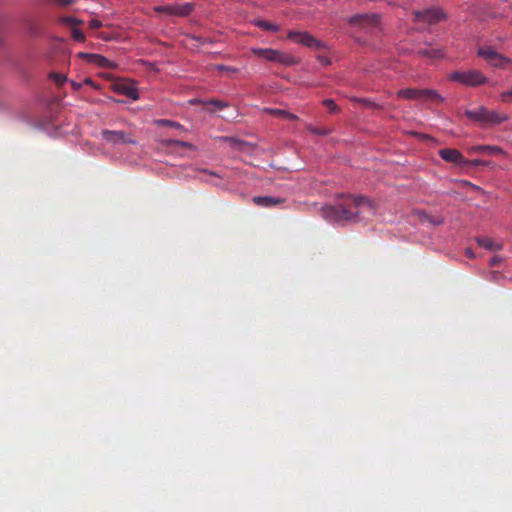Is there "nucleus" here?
Instances as JSON below:
<instances>
[{
  "label": "nucleus",
  "instance_id": "nucleus-1",
  "mask_svg": "<svg viewBox=\"0 0 512 512\" xmlns=\"http://www.w3.org/2000/svg\"><path fill=\"white\" fill-rule=\"evenodd\" d=\"M321 213L329 222H359L373 216L375 208L366 197L347 196L336 205L322 207Z\"/></svg>",
  "mask_w": 512,
  "mask_h": 512
},
{
  "label": "nucleus",
  "instance_id": "nucleus-2",
  "mask_svg": "<svg viewBox=\"0 0 512 512\" xmlns=\"http://www.w3.org/2000/svg\"><path fill=\"white\" fill-rule=\"evenodd\" d=\"M397 97L405 100H419L440 104L444 98L434 89L406 88L397 92Z\"/></svg>",
  "mask_w": 512,
  "mask_h": 512
},
{
  "label": "nucleus",
  "instance_id": "nucleus-3",
  "mask_svg": "<svg viewBox=\"0 0 512 512\" xmlns=\"http://www.w3.org/2000/svg\"><path fill=\"white\" fill-rule=\"evenodd\" d=\"M348 23L351 28L359 30L383 29L380 15L376 13L354 15L348 19Z\"/></svg>",
  "mask_w": 512,
  "mask_h": 512
},
{
  "label": "nucleus",
  "instance_id": "nucleus-4",
  "mask_svg": "<svg viewBox=\"0 0 512 512\" xmlns=\"http://www.w3.org/2000/svg\"><path fill=\"white\" fill-rule=\"evenodd\" d=\"M449 79L466 86L476 87L487 82V78L478 70L455 71Z\"/></svg>",
  "mask_w": 512,
  "mask_h": 512
},
{
  "label": "nucleus",
  "instance_id": "nucleus-5",
  "mask_svg": "<svg viewBox=\"0 0 512 512\" xmlns=\"http://www.w3.org/2000/svg\"><path fill=\"white\" fill-rule=\"evenodd\" d=\"M194 9L193 3H184L176 5H160L156 6L154 10L161 14L164 18L170 17H184L189 15Z\"/></svg>",
  "mask_w": 512,
  "mask_h": 512
},
{
  "label": "nucleus",
  "instance_id": "nucleus-6",
  "mask_svg": "<svg viewBox=\"0 0 512 512\" xmlns=\"http://www.w3.org/2000/svg\"><path fill=\"white\" fill-rule=\"evenodd\" d=\"M478 55L488 64L496 68H506V66L510 63L508 58L504 57L502 54H499L490 46L479 48Z\"/></svg>",
  "mask_w": 512,
  "mask_h": 512
},
{
  "label": "nucleus",
  "instance_id": "nucleus-7",
  "mask_svg": "<svg viewBox=\"0 0 512 512\" xmlns=\"http://www.w3.org/2000/svg\"><path fill=\"white\" fill-rule=\"evenodd\" d=\"M253 53L269 61L279 62L286 65H291L294 63V60L290 55L275 49L255 48L253 49Z\"/></svg>",
  "mask_w": 512,
  "mask_h": 512
},
{
  "label": "nucleus",
  "instance_id": "nucleus-8",
  "mask_svg": "<svg viewBox=\"0 0 512 512\" xmlns=\"http://www.w3.org/2000/svg\"><path fill=\"white\" fill-rule=\"evenodd\" d=\"M445 18L444 12L440 8H429L424 11L414 12V20L427 24H435Z\"/></svg>",
  "mask_w": 512,
  "mask_h": 512
},
{
  "label": "nucleus",
  "instance_id": "nucleus-9",
  "mask_svg": "<svg viewBox=\"0 0 512 512\" xmlns=\"http://www.w3.org/2000/svg\"><path fill=\"white\" fill-rule=\"evenodd\" d=\"M294 42L304 45L314 50H325L326 44L321 40L315 38L313 34H288Z\"/></svg>",
  "mask_w": 512,
  "mask_h": 512
},
{
  "label": "nucleus",
  "instance_id": "nucleus-10",
  "mask_svg": "<svg viewBox=\"0 0 512 512\" xmlns=\"http://www.w3.org/2000/svg\"><path fill=\"white\" fill-rule=\"evenodd\" d=\"M102 138L112 144H131L134 140L124 131L103 130Z\"/></svg>",
  "mask_w": 512,
  "mask_h": 512
},
{
  "label": "nucleus",
  "instance_id": "nucleus-11",
  "mask_svg": "<svg viewBox=\"0 0 512 512\" xmlns=\"http://www.w3.org/2000/svg\"><path fill=\"white\" fill-rule=\"evenodd\" d=\"M439 155L446 162L456 164L460 167H465V163H466L465 158L461 154V152L456 149H451V148L441 149L439 151Z\"/></svg>",
  "mask_w": 512,
  "mask_h": 512
},
{
  "label": "nucleus",
  "instance_id": "nucleus-12",
  "mask_svg": "<svg viewBox=\"0 0 512 512\" xmlns=\"http://www.w3.org/2000/svg\"><path fill=\"white\" fill-rule=\"evenodd\" d=\"M508 120V116L500 113L497 110H488L486 109V112L484 114V119L482 121L481 126L487 127V126H493L498 125Z\"/></svg>",
  "mask_w": 512,
  "mask_h": 512
},
{
  "label": "nucleus",
  "instance_id": "nucleus-13",
  "mask_svg": "<svg viewBox=\"0 0 512 512\" xmlns=\"http://www.w3.org/2000/svg\"><path fill=\"white\" fill-rule=\"evenodd\" d=\"M78 57L85 59L89 63H93L101 68H110L111 62L107 58L99 54L79 52Z\"/></svg>",
  "mask_w": 512,
  "mask_h": 512
},
{
  "label": "nucleus",
  "instance_id": "nucleus-14",
  "mask_svg": "<svg viewBox=\"0 0 512 512\" xmlns=\"http://www.w3.org/2000/svg\"><path fill=\"white\" fill-rule=\"evenodd\" d=\"M469 154L474 153H487L489 155H503L505 152L499 146H490V145H476L472 146L468 149Z\"/></svg>",
  "mask_w": 512,
  "mask_h": 512
},
{
  "label": "nucleus",
  "instance_id": "nucleus-15",
  "mask_svg": "<svg viewBox=\"0 0 512 512\" xmlns=\"http://www.w3.org/2000/svg\"><path fill=\"white\" fill-rule=\"evenodd\" d=\"M253 202L258 206L269 208L284 203L285 199L272 196H256L253 198Z\"/></svg>",
  "mask_w": 512,
  "mask_h": 512
},
{
  "label": "nucleus",
  "instance_id": "nucleus-16",
  "mask_svg": "<svg viewBox=\"0 0 512 512\" xmlns=\"http://www.w3.org/2000/svg\"><path fill=\"white\" fill-rule=\"evenodd\" d=\"M58 22L62 28L71 29V32H74V33L81 32V28L79 27V25H81L83 22L80 20H77L73 17L67 16V17L59 18Z\"/></svg>",
  "mask_w": 512,
  "mask_h": 512
},
{
  "label": "nucleus",
  "instance_id": "nucleus-17",
  "mask_svg": "<svg viewBox=\"0 0 512 512\" xmlns=\"http://www.w3.org/2000/svg\"><path fill=\"white\" fill-rule=\"evenodd\" d=\"M485 112H486V108L484 106H480L477 109L466 110L465 116L474 122L480 123V125H481L482 121L484 119Z\"/></svg>",
  "mask_w": 512,
  "mask_h": 512
},
{
  "label": "nucleus",
  "instance_id": "nucleus-18",
  "mask_svg": "<svg viewBox=\"0 0 512 512\" xmlns=\"http://www.w3.org/2000/svg\"><path fill=\"white\" fill-rule=\"evenodd\" d=\"M476 241L479 244V246H481L487 250H490V251H493V250L499 251V250H502V248H503V245L501 243H496L491 238L478 237L476 239Z\"/></svg>",
  "mask_w": 512,
  "mask_h": 512
},
{
  "label": "nucleus",
  "instance_id": "nucleus-19",
  "mask_svg": "<svg viewBox=\"0 0 512 512\" xmlns=\"http://www.w3.org/2000/svg\"><path fill=\"white\" fill-rule=\"evenodd\" d=\"M419 55L426 56L432 59H441L444 57V51L436 48H425L418 51Z\"/></svg>",
  "mask_w": 512,
  "mask_h": 512
},
{
  "label": "nucleus",
  "instance_id": "nucleus-20",
  "mask_svg": "<svg viewBox=\"0 0 512 512\" xmlns=\"http://www.w3.org/2000/svg\"><path fill=\"white\" fill-rule=\"evenodd\" d=\"M265 111L276 116V117H280V118H284V119H288V120H297L298 119V117L295 114L290 113L289 111H286V110H282V109L268 108Z\"/></svg>",
  "mask_w": 512,
  "mask_h": 512
},
{
  "label": "nucleus",
  "instance_id": "nucleus-21",
  "mask_svg": "<svg viewBox=\"0 0 512 512\" xmlns=\"http://www.w3.org/2000/svg\"><path fill=\"white\" fill-rule=\"evenodd\" d=\"M256 26L262 30L277 31L279 29L275 23L266 20H257Z\"/></svg>",
  "mask_w": 512,
  "mask_h": 512
},
{
  "label": "nucleus",
  "instance_id": "nucleus-22",
  "mask_svg": "<svg viewBox=\"0 0 512 512\" xmlns=\"http://www.w3.org/2000/svg\"><path fill=\"white\" fill-rule=\"evenodd\" d=\"M306 128L309 132L319 136H326L331 132V130L326 127H314L310 124L307 125Z\"/></svg>",
  "mask_w": 512,
  "mask_h": 512
},
{
  "label": "nucleus",
  "instance_id": "nucleus-23",
  "mask_svg": "<svg viewBox=\"0 0 512 512\" xmlns=\"http://www.w3.org/2000/svg\"><path fill=\"white\" fill-rule=\"evenodd\" d=\"M205 105H212L214 106V109H209L210 112H214L216 110H222L229 106L227 102L220 101V100H210L203 102Z\"/></svg>",
  "mask_w": 512,
  "mask_h": 512
},
{
  "label": "nucleus",
  "instance_id": "nucleus-24",
  "mask_svg": "<svg viewBox=\"0 0 512 512\" xmlns=\"http://www.w3.org/2000/svg\"><path fill=\"white\" fill-rule=\"evenodd\" d=\"M465 167L467 166H471V167H478V166H489L491 164V162L489 161H485V160H481V159H472V160H468L465 158Z\"/></svg>",
  "mask_w": 512,
  "mask_h": 512
},
{
  "label": "nucleus",
  "instance_id": "nucleus-25",
  "mask_svg": "<svg viewBox=\"0 0 512 512\" xmlns=\"http://www.w3.org/2000/svg\"><path fill=\"white\" fill-rule=\"evenodd\" d=\"M323 105L329 110L331 113H337L340 111L338 105L332 99H325L323 101Z\"/></svg>",
  "mask_w": 512,
  "mask_h": 512
},
{
  "label": "nucleus",
  "instance_id": "nucleus-26",
  "mask_svg": "<svg viewBox=\"0 0 512 512\" xmlns=\"http://www.w3.org/2000/svg\"><path fill=\"white\" fill-rule=\"evenodd\" d=\"M50 78L57 84V85H62L63 83H65L67 81V78L65 75L63 74H59V73H51L50 74Z\"/></svg>",
  "mask_w": 512,
  "mask_h": 512
},
{
  "label": "nucleus",
  "instance_id": "nucleus-27",
  "mask_svg": "<svg viewBox=\"0 0 512 512\" xmlns=\"http://www.w3.org/2000/svg\"><path fill=\"white\" fill-rule=\"evenodd\" d=\"M159 123H161L162 125H166V126L175 128V129H183V126L180 123L175 122V121L163 119V120H160Z\"/></svg>",
  "mask_w": 512,
  "mask_h": 512
},
{
  "label": "nucleus",
  "instance_id": "nucleus-28",
  "mask_svg": "<svg viewBox=\"0 0 512 512\" xmlns=\"http://www.w3.org/2000/svg\"><path fill=\"white\" fill-rule=\"evenodd\" d=\"M358 101L367 108H380L378 104L370 101L369 99H358Z\"/></svg>",
  "mask_w": 512,
  "mask_h": 512
},
{
  "label": "nucleus",
  "instance_id": "nucleus-29",
  "mask_svg": "<svg viewBox=\"0 0 512 512\" xmlns=\"http://www.w3.org/2000/svg\"><path fill=\"white\" fill-rule=\"evenodd\" d=\"M124 94L132 99H138V93L134 88H126Z\"/></svg>",
  "mask_w": 512,
  "mask_h": 512
},
{
  "label": "nucleus",
  "instance_id": "nucleus-30",
  "mask_svg": "<svg viewBox=\"0 0 512 512\" xmlns=\"http://www.w3.org/2000/svg\"><path fill=\"white\" fill-rule=\"evenodd\" d=\"M102 27V22L98 21V20H91L89 22V28L90 29H99Z\"/></svg>",
  "mask_w": 512,
  "mask_h": 512
},
{
  "label": "nucleus",
  "instance_id": "nucleus-31",
  "mask_svg": "<svg viewBox=\"0 0 512 512\" xmlns=\"http://www.w3.org/2000/svg\"><path fill=\"white\" fill-rule=\"evenodd\" d=\"M216 68L220 71V72H235L236 69L235 68H232V67H229V66H224V65H217Z\"/></svg>",
  "mask_w": 512,
  "mask_h": 512
},
{
  "label": "nucleus",
  "instance_id": "nucleus-32",
  "mask_svg": "<svg viewBox=\"0 0 512 512\" xmlns=\"http://www.w3.org/2000/svg\"><path fill=\"white\" fill-rule=\"evenodd\" d=\"M220 139L230 143V145H232V146H234L235 144H239L240 143L237 139L232 138V137L225 136V137H221Z\"/></svg>",
  "mask_w": 512,
  "mask_h": 512
},
{
  "label": "nucleus",
  "instance_id": "nucleus-33",
  "mask_svg": "<svg viewBox=\"0 0 512 512\" xmlns=\"http://www.w3.org/2000/svg\"><path fill=\"white\" fill-rule=\"evenodd\" d=\"M502 262V257L500 256H494L491 258L490 260V265L491 266H496L498 264H500Z\"/></svg>",
  "mask_w": 512,
  "mask_h": 512
},
{
  "label": "nucleus",
  "instance_id": "nucleus-34",
  "mask_svg": "<svg viewBox=\"0 0 512 512\" xmlns=\"http://www.w3.org/2000/svg\"><path fill=\"white\" fill-rule=\"evenodd\" d=\"M72 36L77 42L85 41V34H72Z\"/></svg>",
  "mask_w": 512,
  "mask_h": 512
},
{
  "label": "nucleus",
  "instance_id": "nucleus-35",
  "mask_svg": "<svg viewBox=\"0 0 512 512\" xmlns=\"http://www.w3.org/2000/svg\"><path fill=\"white\" fill-rule=\"evenodd\" d=\"M70 84H71V87H72L75 91L80 90V89H81V87H82V85H83L82 83H78V82H75V81H71V82H70Z\"/></svg>",
  "mask_w": 512,
  "mask_h": 512
},
{
  "label": "nucleus",
  "instance_id": "nucleus-36",
  "mask_svg": "<svg viewBox=\"0 0 512 512\" xmlns=\"http://www.w3.org/2000/svg\"><path fill=\"white\" fill-rule=\"evenodd\" d=\"M318 59L324 65L330 64V60L326 56H319Z\"/></svg>",
  "mask_w": 512,
  "mask_h": 512
},
{
  "label": "nucleus",
  "instance_id": "nucleus-37",
  "mask_svg": "<svg viewBox=\"0 0 512 512\" xmlns=\"http://www.w3.org/2000/svg\"><path fill=\"white\" fill-rule=\"evenodd\" d=\"M202 172L205 174H209L211 176L221 177L217 172H214V171H209V170L204 169V170H202Z\"/></svg>",
  "mask_w": 512,
  "mask_h": 512
},
{
  "label": "nucleus",
  "instance_id": "nucleus-38",
  "mask_svg": "<svg viewBox=\"0 0 512 512\" xmlns=\"http://www.w3.org/2000/svg\"><path fill=\"white\" fill-rule=\"evenodd\" d=\"M176 144L181 146V147H191L190 143L184 142V141H176Z\"/></svg>",
  "mask_w": 512,
  "mask_h": 512
},
{
  "label": "nucleus",
  "instance_id": "nucleus-39",
  "mask_svg": "<svg viewBox=\"0 0 512 512\" xmlns=\"http://www.w3.org/2000/svg\"><path fill=\"white\" fill-rule=\"evenodd\" d=\"M115 39L114 34H104L103 40L110 41Z\"/></svg>",
  "mask_w": 512,
  "mask_h": 512
},
{
  "label": "nucleus",
  "instance_id": "nucleus-40",
  "mask_svg": "<svg viewBox=\"0 0 512 512\" xmlns=\"http://www.w3.org/2000/svg\"><path fill=\"white\" fill-rule=\"evenodd\" d=\"M192 36V39L193 40H196V41H201L202 40V37L200 35H197V34H191Z\"/></svg>",
  "mask_w": 512,
  "mask_h": 512
},
{
  "label": "nucleus",
  "instance_id": "nucleus-41",
  "mask_svg": "<svg viewBox=\"0 0 512 512\" xmlns=\"http://www.w3.org/2000/svg\"><path fill=\"white\" fill-rule=\"evenodd\" d=\"M82 84H86V85H91L92 86L93 85V81H92L91 78H86Z\"/></svg>",
  "mask_w": 512,
  "mask_h": 512
},
{
  "label": "nucleus",
  "instance_id": "nucleus-42",
  "mask_svg": "<svg viewBox=\"0 0 512 512\" xmlns=\"http://www.w3.org/2000/svg\"><path fill=\"white\" fill-rule=\"evenodd\" d=\"M466 255H467L468 257H470V258L474 257V253L472 252V250H471V249H467V250H466Z\"/></svg>",
  "mask_w": 512,
  "mask_h": 512
},
{
  "label": "nucleus",
  "instance_id": "nucleus-43",
  "mask_svg": "<svg viewBox=\"0 0 512 512\" xmlns=\"http://www.w3.org/2000/svg\"><path fill=\"white\" fill-rule=\"evenodd\" d=\"M432 223H433L434 225H439V224H441V223H442V220H435V221H432Z\"/></svg>",
  "mask_w": 512,
  "mask_h": 512
},
{
  "label": "nucleus",
  "instance_id": "nucleus-44",
  "mask_svg": "<svg viewBox=\"0 0 512 512\" xmlns=\"http://www.w3.org/2000/svg\"><path fill=\"white\" fill-rule=\"evenodd\" d=\"M3 28H4V26H3L2 22L0 21V30Z\"/></svg>",
  "mask_w": 512,
  "mask_h": 512
},
{
  "label": "nucleus",
  "instance_id": "nucleus-45",
  "mask_svg": "<svg viewBox=\"0 0 512 512\" xmlns=\"http://www.w3.org/2000/svg\"><path fill=\"white\" fill-rule=\"evenodd\" d=\"M2 41H3L2 34H0V44L2 43Z\"/></svg>",
  "mask_w": 512,
  "mask_h": 512
}]
</instances>
